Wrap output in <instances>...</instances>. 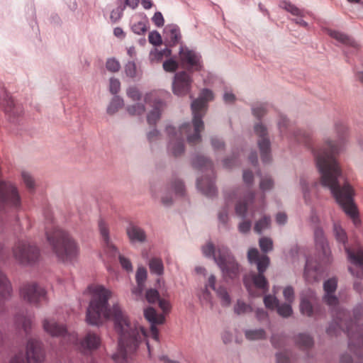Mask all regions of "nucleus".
I'll return each instance as SVG.
<instances>
[{"instance_id": "obj_31", "label": "nucleus", "mask_w": 363, "mask_h": 363, "mask_svg": "<svg viewBox=\"0 0 363 363\" xmlns=\"http://www.w3.org/2000/svg\"><path fill=\"white\" fill-rule=\"evenodd\" d=\"M274 308L277 309L278 313L282 316L287 318L292 314V308L291 303H283L279 305V300L274 296Z\"/></svg>"}, {"instance_id": "obj_32", "label": "nucleus", "mask_w": 363, "mask_h": 363, "mask_svg": "<svg viewBox=\"0 0 363 363\" xmlns=\"http://www.w3.org/2000/svg\"><path fill=\"white\" fill-rule=\"evenodd\" d=\"M296 344L302 350H307L311 347L313 345L312 337L304 333L299 334L296 339Z\"/></svg>"}, {"instance_id": "obj_21", "label": "nucleus", "mask_w": 363, "mask_h": 363, "mask_svg": "<svg viewBox=\"0 0 363 363\" xmlns=\"http://www.w3.org/2000/svg\"><path fill=\"white\" fill-rule=\"evenodd\" d=\"M164 108L165 104L161 99H156L153 101L152 108L147 115V122L150 125H156Z\"/></svg>"}, {"instance_id": "obj_40", "label": "nucleus", "mask_w": 363, "mask_h": 363, "mask_svg": "<svg viewBox=\"0 0 363 363\" xmlns=\"http://www.w3.org/2000/svg\"><path fill=\"white\" fill-rule=\"evenodd\" d=\"M259 245L261 249L260 253L267 255L272 248V242L269 238H262L259 240Z\"/></svg>"}, {"instance_id": "obj_1", "label": "nucleus", "mask_w": 363, "mask_h": 363, "mask_svg": "<svg viewBox=\"0 0 363 363\" xmlns=\"http://www.w3.org/2000/svg\"><path fill=\"white\" fill-rule=\"evenodd\" d=\"M88 290L92 293V298L86 309V323L99 326L104 323L103 318L111 320L118 335L117 350L112 358L116 363H128L146 335L144 328L138 323L130 321L118 304L108 308V301L111 297L109 290L102 286H89Z\"/></svg>"}, {"instance_id": "obj_63", "label": "nucleus", "mask_w": 363, "mask_h": 363, "mask_svg": "<svg viewBox=\"0 0 363 363\" xmlns=\"http://www.w3.org/2000/svg\"><path fill=\"white\" fill-rule=\"evenodd\" d=\"M211 145L216 150H222L225 147L223 141L216 138L211 139Z\"/></svg>"}, {"instance_id": "obj_19", "label": "nucleus", "mask_w": 363, "mask_h": 363, "mask_svg": "<svg viewBox=\"0 0 363 363\" xmlns=\"http://www.w3.org/2000/svg\"><path fill=\"white\" fill-rule=\"evenodd\" d=\"M145 318L151 323L150 332L154 339L158 340V330L156 324H162L165 321L164 315H158L155 309L152 307H148L144 311Z\"/></svg>"}, {"instance_id": "obj_3", "label": "nucleus", "mask_w": 363, "mask_h": 363, "mask_svg": "<svg viewBox=\"0 0 363 363\" xmlns=\"http://www.w3.org/2000/svg\"><path fill=\"white\" fill-rule=\"evenodd\" d=\"M323 289L325 291L323 297L325 302L333 309H336L333 320L334 323L328 327L327 333L330 335L336 334L337 333L336 328H338L347 333L350 344L357 341L358 346L363 347V335L357 332L360 322V314L363 315V307L354 310V320H351L348 312L337 307L338 299L333 294L337 289V279L331 278L325 281L323 284Z\"/></svg>"}, {"instance_id": "obj_28", "label": "nucleus", "mask_w": 363, "mask_h": 363, "mask_svg": "<svg viewBox=\"0 0 363 363\" xmlns=\"http://www.w3.org/2000/svg\"><path fill=\"white\" fill-rule=\"evenodd\" d=\"M12 287L6 276L0 271V296L6 300L11 296Z\"/></svg>"}, {"instance_id": "obj_8", "label": "nucleus", "mask_w": 363, "mask_h": 363, "mask_svg": "<svg viewBox=\"0 0 363 363\" xmlns=\"http://www.w3.org/2000/svg\"><path fill=\"white\" fill-rule=\"evenodd\" d=\"M20 297L24 301L38 306L41 300L46 298L45 290L35 282H27L20 287Z\"/></svg>"}, {"instance_id": "obj_29", "label": "nucleus", "mask_w": 363, "mask_h": 363, "mask_svg": "<svg viewBox=\"0 0 363 363\" xmlns=\"http://www.w3.org/2000/svg\"><path fill=\"white\" fill-rule=\"evenodd\" d=\"M168 150L174 157L181 156L185 150L183 140L181 138L171 140L169 142Z\"/></svg>"}, {"instance_id": "obj_11", "label": "nucleus", "mask_w": 363, "mask_h": 363, "mask_svg": "<svg viewBox=\"0 0 363 363\" xmlns=\"http://www.w3.org/2000/svg\"><path fill=\"white\" fill-rule=\"evenodd\" d=\"M179 61L188 73L199 72L202 69L200 57L193 50L181 48L179 52Z\"/></svg>"}, {"instance_id": "obj_20", "label": "nucleus", "mask_w": 363, "mask_h": 363, "mask_svg": "<svg viewBox=\"0 0 363 363\" xmlns=\"http://www.w3.org/2000/svg\"><path fill=\"white\" fill-rule=\"evenodd\" d=\"M322 270L320 264L317 262H313L311 259H307L305 270L304 277L308 282L318 281L321 277Z\"/></svg>"}, {"instance_id": "obj_15", "label": "nucleus", "mask_w": 363, "mask_h": 363, "mask_svg": "<svg viewBox=\"0 0 363 363\" xmlns=\"http://www.w3.org/2000/svg\"><path fill=\"white\" fill-rule=\"evenodd\" d=\"M247 260L250 264H255L258 272L264 273L270 264V258L267 255L260 253L255 247L248 250Z\"/></svg>"}, {"instance_id": "obj_7", "label": "nucleus", "mask_w": 363, "mask_h": 363, "mask_svg": "<svg viewBox=\"0 0 363 363\" xmlns=\"http://www.w3.org/2000/svg\"><path fill=\"white\" fill-rule=\"evenodd\" d=\"M15 260L22 265H32L40 258V252L35 245L26 241H18L12 249Z\"/></svg>"}, {"instance_id": "obj_37", "label": "nucleus", "mask_w": 363, "mask_h": 363, "mask_svg": "<svg viewBox=\"0 0 363 363\" xmlns=\"http://www.w3.org/2000/svg\"><path fill=\"white\" fill-rule=\"evenodd\" d=\"M263 274L264 273L258 272L257 274L253 275L252 279L256 287L261 289L264 292H266L268 289L267 281Z\"/></svg>"}, {"instance_id": "obj_59", "label": "nucleus", "mask_w": 363, "mask_h": 363, "mask_svg": "<svg viewBox=\"0 0 363 363\" xmlns=\"http://www.w3.org/2000/svg\"><path fill=\"white\" fill-rule=\"evenodd\" d=\"M99 230L104 241L108 244L109 242L108 229L102 220L99 223Z\"/></svg>"}, {"instance_id": "obj_53", "label": "nucleus", "mask_w": 363, "mask_h": 363, "mask_svg": "<svg viewBox=\"0 0 363 363\" xmlns=\"http://www.w3.org/2000/svg\"><path fill=\"white\" fill-rule=\"evenodd\" d=\"M169 38L172 45L177 44L181 38L179 30L175 27L171 28Z\"/></svg>"}, {"instance_id": "obj_17", "label": "nucleus", "mask_w": 363, "mask_h": 363, "mask_svg": "<svg viewBox=\"0 0 363 363\" xmlns=\"http://www.w3.org/2000/svg\"><path fill=\"white\" fill-rule=\"evenodd\" d=\"M315 242L317 250L319 251V256L325 263L330 262V250L325 240L323 231L320 228H316L314 232Z\"/></svg>"}, {"instance_id": "obj_18", "label": "nucleus", "mask_w": 363, "mask_h": 363, "mask_svg": "<svg viewBox=\"0 0 363 363\" xmlns=\"http://www.w3.org/2000/svg\"><path fill=\"white\" fill-rule=\"evenodd\" d=\"M191 164L194 169L215 177L214 164L209 157L203 155H195Z\"/></svg>"}, {"instance_id": "obj_43", "label": "nucleus", "mask_w": 363, "mask_h": 363, "mask_svg": "<svg viewBox=\"0 0 363 363\" xmlns=\"http://www.w3.org/2000/svg\"><path fill=\"white\" fill-rule=\"evenodd\" d=\"M216 291L217 295L221 298L224 305L228 306L230 303V298L225 288L219 286Z\"/></svg>"}, {"instance_id": "obj_9", "label": "nucleus", "mask_w": 363, "mask_h": 363, "mask_svg": "<svg viewBox=\"0 0 363 363\" xmlns=\"http://www.w3.org/2000/svg\"><path fill=\"white\" fill-rule=\"evenodd\" d=\"M20 204V196L17 189L11 183L0 180V209L18 206Z\"/></svg>"}, {"instance_id": "obj_16", "label": "nucleus", "mask_w": 363, "mask_h": 363, "mask_svg": "<svg viewBox=\"0 0 363 363\" xmlns=\"http://www.w3.org/2000/svg\"><path fill=\"white\" fill-rule=\"evenodd\" d=\"M0 99L5 113L9 116L11 122H14L15 118L19 116L22 111L16 107L13 96L6 89H4Z\"/></svg>"}, {"instance_id": "obj_60", "label": "nucleus", "mask_w": 363, "mask_h": 363, "mask_svg": "<svg viewBox=\"0 0 363 363\" xmlns=\"http://www.w3.org/2000/svg\"><path fill=\"white\" fill-rule=\"evenodd\" d=\"M159 306L162 310L163 313L167 314L171 311V304L169 301L164 298H160L158 301Z\"/></svg>"}, {"instance_id": "obj_27", "label": "nucleus", "mask_w": 363, "mask_h": 363, "mask_svg": "<svg viewBox=\"0 0 363 363\" xmlns=\"http://www.w3.org/2000/svg\"><path fill=\"white\" fill-rule=\"evenodd\" d=\"M255 199V194L249 191L246 193L242 201H240L235 206V212L238 216H245L247 210V206Z\"/></svg>"}, {"instance_id": "obj_57", "label": "nucleus", "mask_w": 363, "mask_h": 363, "mask_svg": "<svg viewBox=\"0 0 363 363\" xmlns=\"http://www.w3.org/2000/svg\"><path fill=\"white\" fill-rule=\"evenodd\" d=\"M22 177L26 186L30 189H33L35 187V182L33 177L27 172H23Z\"/></svg>"}, {"instance_id": "obj_5", "label": "nucleus", "mask_w": 363, "mask_h": 363, "mask_svg": "<svg viewBox=\"0 0 363 363\" xmlns=\"http://www.w3.org/2000/svg\"><path fill=\"white\" fill-rule=\"evenodd\" d=\"M47 238L59 260L63 262H67L75 256L76 245L65 231L56 229L52 235L47 234Z\"/></svg>"}, {"instance_id": "obj_35", "label": "nucleus", "mask_w": 363, "mask_h": 363, "mask_svg": "<svg viewBox=\"0 0 363 363\" xmlns=\"http://www.w3.org/2000/svg\"><path fill=\"white\" fill-rule=\"evenodd\" d=\"M149 267L152 273L162 275L164 272V267L161 259L152 258L149 262Z\"/></svg>"}, {"instance_id": "obj_22", "label": "nucleus", "mask_w": 363, "mask_h": 363, "mask_svg": "<svg viewBox=\"0 0 363 363\" xmlns=\"http://www.w3.org/2000/svg\"><path fill=\"white\" fill-rule=\"evenodd\" d=\"M43 326L45 331L52 336H63L67 333L65 326L54 320L45 319Z\"/></svg>"}, {"instance_id": "obj_33", "label": "nucleus", "mask_w": 363, "mask_h": 363, "mask_svg": "<svg viewBox=\"0 0 363 363\" xmlns=\"http://www.w3.org/2000/svg\"><path fill=\"white\" fill-rule=\"evenodd\" d=\"M126 111L131 116H141L146 112V107L143 103H136L128 106Z\"/></svg>"}, {"instance_id": "obj_12", "label": "nucleus", "mask_w": 363, "mask_h": 363, "mask_svg": "<svg viewBox=\"0 0 363 363\" xmlns=\"http://www.w3.org/2000/svg\"><path fill=\"white\" fill-rule=\"evenodd\" d=\"M193 79L186 71L176 73L172 82V91L178 96L187 95L191 89Z\"/></svg>"}, {"instance_id": "obj_44", "label": "nucleus", "mask_w": 363, "mask_h": 363, "mask_svg": "<svg viewBox=\"0 0 363 363\" xmlns=\"http://www.w3.org/2000/svg\"><path fill=\"white\" fill-rule=\"evenodd\" d=\"M145 298L150 303H155L160 299L159 292L153 289H150L146 291Z\"/></svg>"}, {"instance_id": "obj_39", "label": "nucleus", "mask_w": 363, "mask_h": 363, "mask_svg": "<svg viewBox=\"0 0 363 363\" xmlns=\"http://www.w3.org/2000/svg\"><path fill=\"white\" fill-rule=\"evenodd\" d=\"M271 224V219L270 217H263L261 219H259L255 225L254 230L258 233H261V232L266 229L269 228Z\"/></svg>"}, {"instance_id": "obj_36", "label": "nucleus", "mask_w": 363, "mask_h": 363, "mask_svg": "<svg viewBox=\"0 0 363 363\" xmlns=\"http://www.w3.org/2000/svg\"><path fill=\"white\" fill-rule=\"evenodd\" d=\"M328 34L336 40L350 45H354V42L347 35L336 30H329Z\"/></svg>"}, {"instance_id": "obj_62", "label": "nucleus", "mask_w": 363, "mask_h": 363, "mask_svg": "<svg viewBox=\"0 0 363 363\" xmlns=\"http://www.w3.org/2000/svg\"><path fill=\"white\" fill-rule=\"evenodd\" d=\"M152 21L157 27H161L164 25V21L162 13L159 11L156 12L153 17Z\"/></svg>"}, {"instance_id": "obj_41", "label": "nucleus", "mask_w": 363, "mask_h": 363, "mask_svg": "<svg viewBox=\"0 0 363 363\" xmlns=\"http://www.w3.org/2000/svg\"><path fill=\"white\" fill-rule=\"evenodd\" d=\"M294 139L299 143L309 145L310 135L308 133L303 130H298L294 135Z\"/></svg>"}, {"instance_id": "obj_26", "label": "nucleus", "mask_w": 363, "mask_h": 363, "mask_svg": "<svg viewBox=\"0 0 363 363\" xmlns=\"http://www.w3.org/2000/svg\"><path fill=\"white\" fill-rule=\"evenodd\" d=\"M199 189L203 194L209 197H213L217 195V189L214 182L207 177H202L197 182Z\"/></svg>"}, {"instance_id": "obj_50", "label": "nucleus", "mask_w": 363, "mask_h": 363, "mask_svg": "<svg viewBox=\"0 0 363 363\" xmlns=\"http://www.w3.org/2000/svg\"><path fill=\"white\" fill-rule=\"evenodd\" d=\"M136 281L137 284H145L147 279V270L144 267H139L136 272Z\"/></svg>"}, {"instance_id": "obj_34", "label": "nucleus", "mask_w": 363, "mask_h": 363, "mask_svg": "<svg viewBox=\"0 0 363 363\" xmlns=\"http://www.w3.org/2000/svg\"><path fill=\"white\" fill-rule=\"evenodd\" d=\"M245 336L249 340H259L266 338V332L263 329L247 330Z\"/></svg>"}, {"instance_id": "obj_25", "label": "nucleus", "mask_w": 363, "mask_h": 363, "mask_svg": "<svg viewBox=\"0 0 363 363\" xmlns=\"http://www.w3.org/2000/svg\"><path fill=\"white\" fill-rule=\"evenodd\" d=\"M126 233L131 242H145L146 241V234L144 230L133 223H130L127 228Z\"/></svg>"}, {"instance_id": "obj_48", "label": "nucleus", "mask_w": 363, "mask_h": 363, "mask_svg": "<svg viewBox=\"0 0 363 363\" xmlns=\"http://www.w3.org/2000/svg\"><path fill=\"white\" fill-rule=\"evenodd\" d=\"M147 139L149 143H152L160 140L161 139L162 135L160 132L153 126V128L147 133Z\"/></svg>"}, {"instance_id": "obj_13", "label": "nucleus", "mask_w": 363, "mask_h": 363, "mask_svg": "<svg viewBox=\"0 0 363 363\" xmlns=\"http://www.w3.org/2000/svg\"><path fill=\"white\" fill-rule=\"evenodd\" d=\"M26 360L28 363H41L45 359V351L42 342L30 339L26 345Z\"/></svg>"}, {"instance_id": "obj_52", "label": "nucleus", "mask_w": 363, "mask_h": 363, "mask_svg": "<svg viewBox=\"0 0 363 363\" xmlns=\"http://www.w3.org/2000/svg\"><path fill=\"white\" fill-rule=\"evenodd\" d=\"M172 188L175 192L176 194H178V195H180V196H183L184 195V191H185V188H184V183L180 181V180H175L172 184Z\"/></svg>"}, {"instance_id": "obj_54", "label": "nucleus", "mask_w": 363, "mask_h": 363, "mask_svg": "<svg viewBox=\"0 0 363 363\" xmlns=\"http://www.w3.org/2000/svg\"><path fill=\"white\" fill-rule=\"evenodd\" d=\"M121 89V83L118 79L111 78L110 79V84H109V90L111 94H116Z\"/></svg>"}, {"instance_id": "obj_64", "label": "nucleus", "mask_w": 363, "mask_h": 363, "mask_svg": "<svg viewBox=\"0 0 363 363\" xmlns=\"http://www.w3.org/2000/svg\"><path fill=\"white\" fill-rule=\"evenodd\" d=\"M9 363H28L26 362L25 356L23 352L16 354L13 357L11 358Z\"/></svg>"}, {"instance_id": "obj_45", "label": "nucleus", "mask_w": 363, "mask_h": 363, "mask_svg": "<svg viewBox=\"0 0 363 363\" xmlns=\"http://www.w3.org/2000/svg\"><path fill=\"white\" fill-rule=\"evenodd\" d=\"M162 66L166 72H174L178 69L179 63L176 60L171 58L165 60L163 62Z\"/></svg>"}, {"instance_id": "obj_55", "label": "nucleus", "mask_w": 363, "mask_h": 363, "mask_svg": "<svg viewBox=\"0 0 363 363\" xmlns=\"http://www.w3.org/2000/svg\"><path fill=\"white\" fill-rule=\"evenodd\" d=\"M283 295L285 300L291 303L294 300V291L291 286L286 287L283 291Z\"/></svg>"}, {"instance_id": "obj_2", "label": "nucleus", "mask_w": 363, "mask_h": 363, "mask_svg": "<svg viewBox=\"0 0 363 363\" xmlns=\"http://www.w3.org/2000/svg\"><path fill=\"white\" fill-rule=\"evenodd\" d=\"M336 140H328L323 147L314 151L316 166L320 174V184L328 188L345 213L357 223L358 211L353 200L354 191L345 180L336 156L343 149L347 139V128L335 124Z\"/></svg>"}, {"instance_id": "obj_47", "label": "nucleus", "mask_w": 363, "mask_h": 363, "mask_svg": "<svg viewBox=\"0 0 363 363\" xmlns=\"http://www.w3.org/2000/svg\"><path fill=\"white\" fill-rule=\"evenodd\" d=\"M127 95L133 101H138L142 99V94L135 86H130L127 89Z\"/></svg>"}, {"instance_id": "obj_51", "label": "nucleus", "mask_w": 363, "mask_h": 363, "mask_svg": "<svg viewBox=\"0 0 363 363\" xmlns=\"http://www.w3.org/2000/svg\"><path fill=\"white\" fill-rule=\"evenodd\" d=\"M252 311V308L243 302L238 301L235 307V312L238 315Z\"/></svg>"}, {"instance_id": "obj_49", "label": "nucleus", "mask_w": 363, "mask_h": 363, "mask_svg": "<svg viewBox=\"0 0 363 363\" xmlns=\"http://www.w3.org/2000/svg\"><path fill=\"white\" fill-rule=\"evenodd\" d=\"M106 67L111 72H117L121 69V65L115 58H111L107 60Z\"/></svg>"}, {"instance_id": "obj_30", "label": "nucleus", "mask_w": 363, "mask_h": 363, "mask_svg": "<svg viewBox=\"0 0 363 363\" xmlns=\"http://www.w3.org/2000/svg\"><path fill=\"white\" fill-rule=\"evenodd\" d=\"M100 345V338L94 333H89L83 341L82 345L89 350H94L98 348Z\"/></svg>"}, {"instance_id": "obj_46", "label": "nucleus", "mask_w": 363, "mask_h": 363, "mask_svg": "<svg viewBox=\"0 0 363 363\" xmlns=\"http://www.w3.org/2000/svg\"><path fill=\"white\" fill-rule=\"evenodd\" d=\"M125 73L130 78H135L137 76L136 65L134 62H128L125 65Z\"/></svg>"}, {"instance_id": "obj_61", "label": "nucleus", "mask_w": 363, "mask_h": 363, "mask_svg": "<svg viewBox=\"0 0 363 363\" xmlns=\"http://www.w3.org/2000/svg\"><path fill=\"white\" fill-rule=\"evenodd\" d=\"M255 315L259 321L269 320V314L262 308H257Z\"/></svg>"}, {"instance_id": "obj_58", "label": "nucleus", "mask_w": 363, "mask_h": 363, "mask_svg": "<svg viewBox=\"0 0 363 363\" xmlns=\"http://www.w3.org/2000/svg\"><path fill=\"white\" fill-rule=\"evenodd\" d=\"M228 204L226 203L225 206L222 208V210L218 213V219L219 220L225 224L228 220Z\"/></svg>"}, {"instance_id": "obj_56", "label": "nucleus", "mask_w": 363, "mask_h": 363, "mask_svg": "<svg viewBox=\"0 0 363 363\" xmlns=\"http://www.w3.org/2000/svg\"><path fill=\"white\" fill-rule=\"evenodd\" d=\"M149 41L154 45H159L162 43L161 35L157 31L151 32L149 34Z\"/></svg>"}, {"instance_id": "obj_10", "label": "nucleus", "mask_w": 363, "mask_h": 363, "mask_svg": "<svg viewBox=\"0 0 363 363\" xmlns=\"http://www.w3.org/2000/svg\"><path fill=\"white\" fill-rule=\"evenodd\" d=\"M218 257H215V262L220 269L224 278L231 279L237 278L240 274V265L235 257L231 255L221 254L218 250Z\"/></svg>"}, {"instance_id": "obj_42", "label": "nucleus", "mask_w": 363, "mask_h": 363, "mask_svg": "<svg viewBox=\"0 0 363 363\" xmlns=\"http://www.w3.org/2000/svg\"><path fill=\"white\" fill-rule=\"evenodd\" d=\"M202 252L205 256L208 257H212L215 260V257H218V255H216V247L214 244L209 241L202 247Z\"/></svg>"}, {"instance_id": "obj_24", "label": "nucleus", "mask_w": 363, "mask_h": 363, "mask_svg": "<svg viewBox=\"0 0 363 363\" xmlns=\"http://www.w3.org/2000/svg\"><path fill=\"white\" fill-rule=\"evenodd\" d=\"M315 299V294L313 291H309L308 294L305 296L302 295L300 310L302 314L311 317L313 315V303Z\"/></svg>"}, {"instance_id": "obj_4", "label": "nucleus", "mask_w": 363, "mask_h": 363, "mask_svg": "<svg viewBox=\"0 0 363 363\" xmlns=\"http://www.w3.org/2000/svg\"><path fill=\"white\" fill-rule=\"evenodd\" d=\"M213 99L212 91L208 89H203L198 98L191 101L193 129L189 123L183 124L180 127L181 133L186 135V141L190 145L194 146L201 142V133L204 130V123L202 118L206 113L208 103Z\"/></svg>"}, {"instance_id": "obj_14", "label": "nucleus", "mask_w": 363, "mask_h": 363, "mask_svg": "<svg viewBox=\"0 0 363 363\" xmlns=\"http://www.w3.org/2000/svg\"><path fill=\"white\" fill-rule=\"evenodd\" d=\"M255 131L260 138L258 140V145L259 147L261 159L264 162H269L271 143L269 138H265L267 134L266 128L262 124H257L255 126Z\"/></svg>"}, {"instance_id": "obj_38", "label": "nucleus", "mask_w": 363, "mask_h": 363, "mask_svg": "<svg viewBox=\"0 0 363 363\" xmlns=\"http://www.w3.org/2000/svg\"><path fill=\"white\" fill-rule=\"evenodd\" d=\"M124 101L122 98L116 96L111 101L107 111L109 114L115 113L119 108L123 107Z\"/></svg>"}, {"instance_id": "obj_23", "label": "nucleus", "mask_w": 363, "mask_h": 363, "mask_svg": "<svg viewBox=\"0 0 363 363\" xmlns=\"http://www.w3.org/2000/svg\"><path fill=\"white\" fill-rule=\"evenodd\" d=\"M280 7L291 13L293 16L298 17L297 18L294 19V21L296 24H298L301 26L305 28L308 26V23L302 19V18L305 16L304 11L303 10L287 1L281 2Z\"/></svg>"}, {"instance_id": "obj_6", "label": "nucleus", "mask_w": 363, "mask_h": 363, "mask_svg": "<svg viewBox=\"0 0 363 363\" xmlns=\"http://www.w3.org/2000/svg\"><path fill=\"white\" fill-rule=\"evenodd\" d=\"M334 235L339 243L344 245L345 250L347 255L348 259L354 264L349 270L353 275L363 278V247L357 245L354 247H349L347 245V236L345 231L338 224L334 225Z\"/></svg>"}]
</instances>
